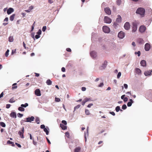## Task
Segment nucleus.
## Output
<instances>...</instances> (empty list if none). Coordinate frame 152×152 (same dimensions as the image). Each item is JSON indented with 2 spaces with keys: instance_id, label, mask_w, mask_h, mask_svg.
I'll list each match as a JSON object with an SVG mask.
<instances>
[{
  "instance_id": "nucleus-27",
  "label": "nucleus",
  "mask_w": 152,
  "mask_h": 152,
  "mask_svg": "<svg viewBox=\"0 0 152 152\" xmlns=\"http://www.w3.org/2000/svg\"><path fill=\"white\" fill-rule=\"evenodd\" d=\"M15 102V100L14 99L13 97H12L11 98L9 101V102L11 103L14 102Z\"/></svg>"
},
{
  "instance_id": "nucleus-32",
  "label": "nucleus",
  "mask_w": 152,
  "mask_h": 152,
  "mask_svg": "<svg viewBox=\"0 0 152 152\" xmlns=\"http://www.w3.org/2000/svg\"><path fill=\"white\" fill-rule=\"evenodd\" d=\"M138 42L140 44H143L144 43V41L142 39H140L138 40Z\"/></svg>"
},
{
  "instance_id": "nucleus-26",
  "label": "nucleus",
  "mask_w": 152,
  "mask_h": 152,
  "mask_svg": "<svg viewBox=\"0 0 152 152\" xmlns=\"http://www.w3.org/2000/svg\"><path fill=\"white\" fill-rule=\"evenodd\" d=\"M52 82L50 80L48 79L47 80L46 83L48 85H50L52 84Z\"/></svg>"
},
{
  "instance_id": "nucleus-35",
  "label": "nucleus",
  "mask_w": 152,
  "mask_h": 152,
  "mask_svg": "<svg viewBox=\"0 0 152 152\" xmlns=\"http://www.w3.org/2000/svg\"><path fill=\"white\" fill-rule=\"evenodd\" d=\"M85 113L86 114V115H90V112L88 110V109H86L85 110Z\"/></svg>"
},
{
  "instance_id": "nucleus-59",
  "label": "nucleus",
  "mask_w": 152,
  "mask_h": 152,
  "mask_svg": "<svg viewBox=\"0 0 152 152\" xmlns=\"http://www.w3.org/2000/svg\"><path fill=\"white\" fill-rule=\"evenodd\" d=\"M93 105V104L90 103L88 105L87 107H91V106H92Z\"/></svg>"
},
{
  "instance_id": "nucleus-62",
  "label": "nucleus",
  "mask_w": 152,
  "mask_h": 152,
  "mask_svg": "<svg viewBox=\"0 0 152 152\" xmlns=\"http://www.w3.org/2000/svg\"><path fill=\"white\" fill-rule=\"evenodd\" d=\"M110 113L113 116H114L115 115V113L113 112H110Z\"/></svg>"
},
{
  "instance_id": "nucleus-37",
  "label": "nucleus",
  "mask_w": 152,
  "mask_h": 152,
  "mask_svg": "<svg viewBox=\"0 0 152 152\" xmlns=\"http://www.w3.org/2000/svg\"><path fill=\"white\" fill-rule=\"evenodd\" d=\"M135 54H137L138 56H140V51H138L137 52H135L134 53Z\"/></svg>"
},
{
  "instance_id": "nucleus-10",
  "label": "nucleus",
  "mask_w": 152,
  "mask_h": 152,
  "mask_svg": "<svg viewBox=\"0 0 152 152\" xmlns=\"http://www.w3.org/2000/svg\"><path fill=\"white\" fill-rule=\"evenodd\" d=\"M124 28L126 30H128L130 28V25L129 23L126 22L124 25Z\"/></svg>"
},
{
  "instance_id": "nucleus-29",
  "label": "nucleus",
  "mask_w": 152,
  "mask_h": 152,
  "mask_svg": "<svg viewBox=\"0 0 152 152\" xmlns=\"http://www.w3.org/2000/svg\"><path fill=\"white\" fill-rule=\"evenodd\" d=\"M7 144H11L13 146L15 145L14 142L11 141L10 140H8L7 142Z\"/></svg>"
},
{
  "instance_id": "nucleus-3",
  "label": "nucleus",
  "mask_w": 152,
  "mask_h": 152,
  "mask_svg": "<svg viewBox=\"0 0 152 152\" xmlns=\"http://www.w3.org/2000/svg\"><path fill=\"white\" fill-rule=\"evenodd\" d=\"M102 29L103 31L105 33H109L110 31L109 28L106 26H104L103 27Z\"/></svg>"
},
{
  "instance_id": "nucleus-50",
  "label": "nucleus",
  "mask_w": 152,
  "mask_h": 152,
  "mask_svg": "<svg viewBox=\"0 0 152 152\" xmlns=\"http://www.w3.org/2000/svg\"><path fill=\"white\" fill-rule=\"evenodd\" d=\"M16 50L15 49L14 50H12V51L11 54L12 55L14 54V53H16Z\"/></svg>"
},
{
  "instance_id": "nucleus-40",
  "label": "nucleus",
  "mask_w": 152,
  "mask_h": 152,
  "mask_svg": "<svg viewBox=\"0 0 152 152\" xmlns=\"http://www.w3.org/2000/svg\"><path fill=\"white\" fill-rule=\"evenodd\" d=\"M117 4V5H119L121 3V0H117L116 1Z\"/></svg>"
},
{
  "instance_id": "nucleus-34",
  "label": "nucleus",
  "mask_w": 152,
  "mask_h": 152,
  "mask_svg": "<svg viewBox=\"0 0 152 152\" xmlns=\"http://www.w3.org/2000/svg\"><path fill=\"white\" fill-rule=\"evenodd\" d=\"M28 106V104L27 103H26L25 104H22L21 106L23 107H26Z\"/></svg>"
},
{
  "instance_id": "nucleus-48",
  "label": "nucleus",
  "mask_w": 152,
  "mask_h": 152,
  "mask_svg": "<svg viewBox=\"0 0 152 152\" xmlns=\"http://www.w3.org/2000/svg\"><path fill=\"white\" fill-rule=\"evenodd\" d=\"M42 31L41 30L39 29L38 31L37 32V34L39 35L41 34Z\"/></svg>"
},
{
  "instance_id": "nucleus-53",
  "label": "nucleus",
  "mask_w": 152,
  "mask_h": 152,
  "mask_svg": "<svg viewBox=\"0 0 152 152\" xmlns=\"http://www.w3.org/2000/svg\"><path fill=\"white\" fill-rule=\"evenodd\" d=\"M10 106H11V105L10 104H6V107L7 108H9L10 107Z\"/></svg>"
},
{
  "instance_id": "nucleus-47",
  "label": "nucleus",
  "mask_w": 152,
  "mask_h": 152,
  "mask_svg": "<svg viewBox=\"0 0 152 152\" xmlns=\"http://www.w3.org/2000/svg\"><path fill=\"white\" fill-rule=\"evenodd\" d=\"M62 123L65 125H66L67 124V122L65 120H63L62 121Z\"/></svg>"
},
{
  "instance_id": "nucleus-12",
  "label": "nucleus",
  "mask_w": 152,
  "mask_h": 152,
  "mask_svg": "<svg viewBox=\"0 0 152 152\" xmlns=\"http://www.w3.org/2000/svg\"><path fill=\"white\" fill-rule=\"evenodd\" d=\"M90 54L91 57L94 58H96L97 56L96 53L94 51H93L91 52Z\"/></svg>"
},
{
  "instance_id": "nucleus-36",
  "label": "nucleus",
  "mask_w": 152,
  "mask_h": 152,
  "mask_svg": "<svg viewBox=\"0 0 152 152\" xmlns=\"http://www.w3.org/2000/svg\"><path fill=\"white\" fill-rule=\"evenodd\" d=\"M44 131L45 132L46 134L47 135H48L49 134V132L47 129L46 128L44 129Z\"/></svg>"
},
{
  "instance_id": "nucleus-55",
  "label": "nucleus",
  "mask_w": 152,
  "mask_h": 152,
  "mask_svg": "<svg viewBox=\"0 0 152 152\" xmlns=\"http://www.w3.org/2000/svg\"><path fill=\"white\" fill-rule=\"evenodd\" d=\"M23 114H21L20 113H18V116L20 117H22L23 116Z\"/></svg>"
},
{
  "instance_id": "nucleus-51",
  "label": "nucleus",
  "mask_w": 152,
  "mask_h": 152,
  "mask_svg": "<svg viewBox=\"0 0 152 152\" xmlns=\"http://www.w3.org/2000/svg\"><path fill=\"white\" fill-rule=\"evenodd\" d=\"M40 128L42 129H44L45 128V126L44 125H41L40 126Z\"/></svg>"
},
{
  "instance_id": "nucleus-24",
  "label": "nucleus",
  "mask_w": 152,
  "mask_h": 152,
  "mask_svg": "<svg viewBox=\"0 0 152 152\" xmlns=\"http://www.w3.org/2000/svg\"><path fill=\"white\" fill-rule=\"evenodd\" d=\"M80 27L78 26H76L75 28L74 29V31L75 32H77L80 29Z\"/></svg>"
},
{
  "instance_id": "nucleus-8",
  "label": "nucleus",
  "mask_w": 152,
  "mask_h": 152,
  "mask_svg": "<svg viewBox=\"0 0 152 152\" xmlns=\"http://www.w3.org/2000/svg\"><path fill=\"white\" fill-rule=\"evenodd\" d=\"M124 33L122 31H120L118 34V37L119 38H124Z\"/></svg>"
},
{
  "instance_id": "nucleus-25",
  "label": "nucleus",
  "mask_w": 152,
  "mask_h": 152,
  "mask_svg": "<svg viewBox=\"0 0 152 152\" xmlns=\"http://www.w3.org/2000/svg\"><path fill=\"white\" fill-rule=\"evenodd\" d=\"M15 16V14H12L11 15L10 18V20L11 21H13L14 18Z\"/></svg>"
},
{
  "instance_id": "nucleus-44",
  "label": "nucleus",
  "mask_w": 152,
  "mask_h": 152,
  "mask_svg": "<svg viewBox=\"0 0 152 152\" xmlns=\"http://www.w3.org/2000/svg\"><path fill=\"white\" fill-rule=\"evenodd\" d=\"M55 101L56 102H59L60 101V99L59 98H58L57 97H55Z\"/></svg>"
},
{
  "instance_id": "nucleus-42",
  "label": "nucleus",
  "mask_w": 152,
  "mask_h": 152,
  "mask_svg": "<svg viewBox=\"0 0 152 152\" xmlns=\"http://www.w3.org/2000/svg\"><path fill=\"white\" fill-rule=\"evenodd\" d=\"M122 108L123 110H125L127 108V106L126 104H124L122 106Z\"/></svg>"
},
{
  "instance_id": "nucleus-56",
  "label": "nucleus",
  "mask_w": 152,
  "mask_h": 152,
  "mask_svg": "<svg viewBox=\"0 0 152 152\" xmlns=\"http://www.w3.org/2000/svg\"><path fill=\"white\" fill-rule=\"evenodd\" d=\"M123 99L124 102H126L128 101V99L127 97H125L124 98V99Z\"/></svg>"
},
{
  "instance_id": "nucleus-58",
  "label": "nucleus",
  "mask_w": 152,
  "mask_h": 152,
  "mask_svg": "<svg viewBox=\"0 0 152 152\" xmlns=\"http://www.w3.org/2000/svg\"><path fill=\"white\" fill-rule=\"evenodd\" d=\"M66 50L67 51L71 52V50L70 48H66Z\"/></svg>"
},
{
  "instance_id": "nucleus-30",
  "label": "nucleus",
  "mask_w": 152,
  "mask_h": 152,
  "mask_svg": "<svg viewBox=\"0 0 152 152\" xmlns=\"http://www.w3.org/2000/svg\"><path fill=\"white\" fill-rule=\"evenodd\" d=\"M0 125L3 127H5L6 126L5 124L3 122H1L0 123Z\"/></svg>"
},
{
  "instance_id": "nucleus-28",
  "label": "nucleus",
  "mask_w": 152,
  "mask_h": 152,
  "mask_svg": "<svg viewBox=\"0 0 152 152\" xmlns=\"http://www.w3.org/2000/svg\"><path fill=\"white\" fill-rule=\"evenodd\" d=\"M18 110L21 111H24L25 109L23 107L21 106L18 107Z\"/></svg>"
},
{
  "instance_id": "nucleus-2",
  "label": "nucleus",
  "mask_w": 152,
  "mask_h": 152,
  "mask_svg": "<svg viewBox=\"0 0 152 152\" xmlns=\"http://www.w3.org/2000/svg\"><path fill=\"white\" fill-rule=\"evenodd\" d=\"M132 32H135L137 29V23L136 21H134L132 23Z\"/></svg>"
},
{
  "instance_id": "nucleus-1",
  "label": "nucleus",
  "mask_w": 152,
  "mask_h": 152,
  "mask_svg": "<svg viewBox=\"0 0 152 152\" xmlns=\"http://www.w3.org/2000/svg\"><path fill=\"white\" fill-rule=\"evenodd\" d=\"M145 12L144 9L142 8H138L136 11V13L139 14L141 15H144Z\"/></svg>"
},
{
  "instance_id": "nucleus-38",
  "label": "nucleus",
  "mask_w": 152,
  "mask_h": 152,
  "mask_svg": "<svg viewBox=\"0 0 152 152\" xmlns=\"http://www.w3.org/2000/svg\"><path fill=\"white\" fill-rule=\"evenodd\" d=\"M80 104H78L76 106H75L74 107V110H75L78 109L80 107Z\"/></svg>"
},
{
  "instance_id": "nucleus-49",
  "label": "nucleus",
  "mask_w": 152,
  "mask_h": 152,
  "mask_svg": "<svg viewBox=\"0 0 152 152\" xmlns=\"http://www.w3.org/2000/svg\"><path fill=\"white\" fill-rule=\"evenodd\" d=\"M46 29V26H43L42 28V30L43 31H45Z\"/></svg>"
},
{
  "instance_id": "nucleus-39",
  "label": "nucleus",
  "mask_w": 152,
  "mask_h": 152,
  "mask_svg": "<svg viewBox=\"0 0 152 152\" xmlns=\"http://www.w3.org/2000/svg\"><path fill=\"white\" fill-rule=\"evenodd\" d=\"M84 99L85 100V101L86 102H87L88 101H91V98H86L85 99Z\"/></svg>"
},
{
  "instance_id": "nucleus-19",
  "label": "nucleus",
  "mask_w": 152,
  "mask_h": 152,
  "mask_svg": "<svg viewBox=\"0 0 152 152\" xmlns=\"http://www.w3.org/2000/svg\"><path fill=\"white\" fill-rule=\"evenodd\" d=\"M116 22L118 23H120L121 22V18L120 15H118V18L116 20Z\"/></svg>"
},
{
  "instance_id": "nucleus-46",
  "label": "nucleus",
  "mask_w": 152,
  "mask_h": 152,
  "mask_svg": "<svg viewBox=\"0 0 152 152\" xmlns=\"http://www.w3.org/2000/svg\"><path fill=\"white\" fill-rule=\"evenodd\" d=\"M104 86V83H101L99 85V87H102Z\"/></svg>"
},
{
  "instance_id": "nucleus-23",
  "label": "nucleus",
  "mask_w": 152,
  "mask_h": 152,
  "mask_svg": "<svg viewBox=\"0 0 152 152\" xmlns=\"http://www.w3.org/2000/svg\"><path fill=\"white\" fill-rule=\"evenodd\" d=\"M60 126L61 128L63 130H65L67 129V127L66 126L62 124H60Z\"/></svg>"
},
{
  "instance_id": "nucleus-5",
  "label": "nucleus",
  "mask_w": 152,
  "mask_h": 152,
  "mask_svg": "<svg viewBox=\"0 0 152 152\" xmlns=\"http://www.w3.org/2000/svg\"><path fill=\"white\" fill-rule=\"evenodd\" d=\"M24 133V127H23L21 130L20 131H19L18 132V134L19 135L20 137L22 138H24V136L23 135V134Z\"/></svg>"
},
{
  "instance_id": "nucleus-13",
  "label": "nucleus",
  "mask_w": 152,
  "mask_h": 152,
  "mask_svg": "<svg viewBox=\"0 0 152 152\" xmlns=\"http://www.w3.org/2000/svg\"><path fill=\"white\" fill-rule=\"evenodd\" d=\"M35 94L37 96H40L41 95L40 90L39 89H37L35 90Z\"/></svg>"
},
{
  "instance_id": "nucleus-4",
  "label": "nucleus",
  "mask_w": 152,
  "mask_h": 152,
  "mask_svg": "<svg viewBox=\"0 0 152 152\" xmlns=\"http://www.w3.org/2000/svg\"><path fill=\"white\" fill-rule=\"evenodd\" d=\"M104 22L107 23H110L112 22V20L107 16H105L104 19Z\"/></svg>"
},
{
  "instance_id": "nucleus-9",
  "label": "nucleus",
  "mask_w": 152,
  "mask_h": 152,
  "mask_svg": "<svg viewBox=\"0 0 152 152\" xmlns=\"http://www.w3.org/2000/svg\"><path fill=\"white\" fill-rule=\"evenodd\" d=\"M107 61H105L103 64H102V65L100 67V69H104L107 65Z\"/></svg>"
},
{
  "instance_id": "nucleus-6",
  "label": "nucleus",
  "mask_w": 152,
  "mask_h": 152,
  "mask_svg": "<svg viewBox=\"0 0 152 152\" xmlns=\"http://www.w3.org/2000/svg\"><path fill=\"white\" fill-rule=\"evenodd\" d=\"M139 31L141 33H143L146 30V27L143 25L141 26L139 28Z\"/></svg>"
},
{
  "instance_id": "nucleus-20",
  "label": "nucleus",
  "mask_w": 152,
  "mask_h": 152,
  "mask_svg": "<svg viewBox=\"0 0 152 152\" xmlns=\"http://www.w3.org/2000/svg\"><path fill=\"white\" fill-rule=\"evenodd\" d=\"M141 65L143 66H145L146 65V62L144 60H142L140 62Z\"/></svg>"
},
{
  "instance_id": "nucleus-61",
  "label": "nucleus",
  "mask_w": 152,
  "mask_h": 152,
  "mask_svg": "<svg viewBox=\"0 0 152 152\" xmlns=\"http://www.w3.org/2000/svg\"><path fill=\"white\" fill-rule=\"evenodd\" d=\"M124 86L126 89H127L128 88V85L126 84H124Z\"/></svg>"
},
{
  "instance_id": "nucleus-52",
  "label": "nucleus",
  "mask_w": 152,
  "mask_h": 152,
  "mask_svg": "<svg viewBox=\"0 0 152 152\" xmlns=\"http://www.w3.org/2000/svg\"><path fill=\"white\" fill-rule=\"evenodd\" d=\"M15 145H17L18 147L19 148H21V145L20 144H18V143L16 142L15 143Z\"/></svg>"
},
{
  "instance_id": "nucleus-14",
  "label": "nucleus",
  "mask_w": 152,
  "mask_h": 152,
  "mask_svg": "<svg viewBox=\"0 0 152 152\" xmlns=\"http://www.w3.org/2000/svg\"><path fill=\"white\" fill-rule=\"evenodd\" d=\"M26 122H31L34 120V118L33 116H31V117L27 118H26Z\"/></svg>"
},
{
  "instance_id": "nucleus-45",
  "label": "nucleus",
  "mask_w": 152,
  "mask_h": 152,
  "mask_svg": "<svg viewBox=\"0 0 152 152\" xmlns=\"http://www.w3.org/2000/svg\"><path fill=\"white\" fill-rule=\"evenodd\" d=\"M33 143L35 145H37V142L35 141L34 139H33Z\"/></svg>"
},
{
  "instance_id": "nucleus-63",
  "label": "nucleus",
  "mask_w": 152,
  "mask_h": 152,
  "mask_svg": "<svg viewBox=\"0 0 152 152\" xmlns=\"http://www.w3.org/2000/svg\"><path fill=\"white\" fill-rule=\"evenodd\" d=\"M3 92H2L0 95V98L2 97L3 96Z\"/></svg>"
},
{
  "instance_id": "nucleus-64",
  "label": "nucleus",
  "mask_w": 152,
  "mask_h": 152,
  "mask_svg": "<svg viewBox=\"0 0 152 152\" xmlns=\"http://www.w3.org/2000/svg\"><path fill=\"white\" fill-rule=\"evenodd\" d=\"M40 37L39 35L38 34H36L35 35V38H39Z\"/></svg>"
},
{
  "instance_id": "nucleus-22",
  "label": "nucleus",
  "mask_w": 152,
  "mask_h": 152,
  "mask_svg": "<svg viewBox=\"0 0 152 152\" xmlns=\"http://www.w3.org/2000/svg\"><path fill=\"white\" fill-rule=\"evenodd\" d=\"M10 116L11 117L14 118H16V114L14 112H12L10 114Z\"/></svg>"
},
{
  "instance_id": "nucleus-15",
  "label": "nucleus",
  "mask_w": 152,
  "mask_h": 152,
  "mask_svg": "<svg viewBox=\"0 0 152 152\" xmlns=\"http://www.w3.org/2000/svg\"><path fill=\"white\" fill-rule=\"evenodd\" d=\"M135 72L138 75H140L141 74V70L138 68H136L135 69Z\"/></svg>"
},
{
  "instance_id": "nucleus-11",
  "label": "nucleus",
  "mask_w": 152,
  "mask_h": 152,
  "mask_svg": "<svg viewBox=\"0 0 152 152\" xmlns=\"http://www.w3.org/2000/svg\"><path fill=\"white\" fill-rule=\"evenodd\" d=\"M150 45L148 43H146L145 45V49L146 51H149L150 48Z\"/></svg>"
},
{
  "instance_id": "nucleus-16",
  "label": "nucleus",
  "mask_w": 152,
  "mask_h": 152,
  "mask_svg": "<svg viewBox=\"0 0 152 152\" xmlns=\"http://www.w3.org/2000/svg\"><path fill=\"white\" fill-rule=\"evenodd\" d=\"M152 71L151 70H148L145 71L144 72V75L145 76H147L148 75H150L151 74Z\"/></svg>"
},
{
  "instance_id": "nucleus-31",
  "label": "nucleus",
  "mask_w": 152,
  "mask_h": 152,
  "mask_svg": "<svg viewBox=\"0 0 152 152\" xmlns=\"http://www.w3.org/2000/svg\"><path fill=\"white\" fill-rule=\"evenodd\" d=\"M35 121L37 124H39L40 120L38 117H36L35 119Z\"/></svg>"
},
{
  "instance_id": "nucleus-57",
  "label": "nucleus",
  "mask_w": 152,
  "mask_h": 152,
  "mask_svg": "<svg viewBox=\"0 0 152 152\" xmlns=\"http://www.w3.org/2000/svg\"><path fill=\"white\" fill-rule=\"evenodd\" d=\"M82 90L83 91H86V88L85 87H82L81 88Z\"/></svg>"
},
{
  "instance_id": "nucleus-7",
  "label": "nucleus",
  "mask_w": 152,
  "mask_h": 152,
  "mask_svg": "<svg viewBox=\"0 0 152 152\" xmlns=\"http://www.w3.org/2000/svg\"><path fill=\"white\" fill-rule=\"evenodd\" d=\"M104 11L108 15H110L111 14V11L110 9L108 7L104 8Z\"/></svg>"
},
{
  "instance_id": "nucleus-41",
  "label": "nucleus",
  "mask_w": 152,
  "mask_h": 152,
  "mask_svg": "<svg viewBox=\"0 0 152 152\" xmlns=\"http://www.w3.org/2000/svg\"><path fill=\"white\" fill-rule=\"evenodd\" d=\"M9 50H7V51H6L5 53V56L6 57L8 56L9 55Z\"/></svg>"
},
{
  "instance_id": "nucleus-60",
  "label": "nucleus",
  "mask_w": 152,
  "mask_h": 152,
  "mask_svg": "<svg viewBox=\"0 0 152 152\" xmlns=\"http://www.w3.org/2000/svg\"><path fill=\"white\" fill-rule=\"evenodd\" d=\"M61 71L63 72H65V69L64 67H63L61 68Z\"/></svg>"
},
{
  "instance_id": "nucleus-18",
  "label": "nucleus",
  "mask_w": 152,
  "mask_h": 152,
  "mask_svg": "<svg viewBox=\"0 0 152 152\" xmlns=\"http://www.w3.org/2000/svg\"><path fill=\"white\" fill-rule=\"evenodd\" d=\"M14 11V10L12 8H10L7 11L8 14L9 15Z\"/></svg>"
},
{
  "instance_id": "nucleus-17",
  "label": "nucleus",
  "mask_w": 152,
  "mask_h": 152,
  "mask_svg": "<svg viewBox=\"0 0 152 152\" xmlns=\"http://www.w3.org/2000/svg\"><path fill=\"white\" fill-rule=\"evenodd\" d=\"M81 147L80 146L76 147L74 150V152H80Z\"/></svg>"
},
{
  "instance_id": "nucleus-21",
  "label": "nucleus",
  "mask_w": 152,
  "mask_h": 152,
  "mask_svg": "<svg viewBox=\"0 0 152 152\" xmlns=\"http://www.w3.org/2000/svg\"><path fill=\"white\" fill-rule=\"evenodd\" d=\"M130 102H128L127 104V105L128 107H130L132 103H133V101L132 99H129Z\"/></svg>"
},
{
  "instance_id": "nucleus-43",
  "label": "nucleus",
  "mask_w": 152,
  "mask_h": 152,
  "mask_svg": "<svg viewBox=\"0 0 152 152\" xmlns=\"http://www.w3.org/2000/svg\"><path fill=\"white\" fill-rule=\"evenodd\" d=\"M121 75V73L120 72H119L117 75V77L118 78H119Z\"/></svg>"
},
{
  "instance_id": "nucleus-33",
  "label": "nucleus",
  "mask_w": 152,
  "mask_h": 152,
  "mask_svg": "<svg viewBox=\"0 0 152 152\" xmlns=\"http://www.w3.org/2000/svg\"><path fill=\"white\" fill-rule=\"evenodd\" d=\"M120 107L119 106H117L115 108V110L117 112H118L120 110Z\"/></svg>"
},
{
  "instance_id": "nucleus-54",
  "label": "nucleus",
  "mask_w": 152,
  "mask_h": 152,
  "mask_svg": "<svg viewBox=\"0 0 152 152\" xmlns=\"http://www.w3.org/2000/svg\"><path fill=\"white\" fill-rule=\"evenodd\" d=\"M86 102L85 100L84 99V100L82 102V104L83 105H84L85 103Z\"/></svg>"
}]
</instances>
